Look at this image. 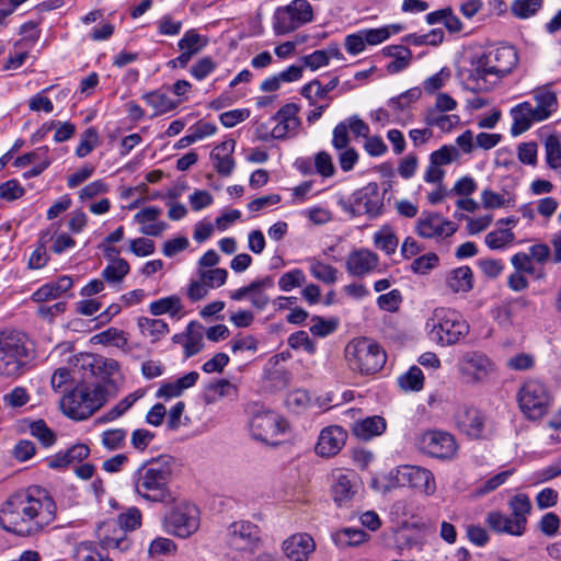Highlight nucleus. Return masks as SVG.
Segmentation results:
<instances>
[{
    "label": "nucleus",
    "mask_w": 561,
    "mask_h": 561,
    "mask_svg": "<svg viewBox=\"0 0 561 561\" xmlns=\"http://www.w3.org/2000/svg\"><path fill=\"white\" fill-rule=\"evenodd\" d=\"M511 116L513 118V125L511 127V134L518 136L528 130L535 119L533 112V105L529 102H523L517 104L511 110Z\"/></svg>",
    "instance_id": "cd10ccee"
},
{
    "label": "nucleus",
    "mask_w": 561,
    "mask_h": 561,
    "mask_svg": "<svg viewBox=\"0 0 561 561\" xmlns=\"http://www.w3.org/2000/svg\"><path fill=\"white\" fill-rule=\"evenodd\" d=\"M306 283L305 274L301 270L295 268L282 275L278 286L284 291H290L295 287H300Z\"/></svg>",
    "instance_id": "4d7b16f0"
},
{
    "label": "nucleus",
    "mask_w": 561,
    "mask_h": 561,
    "mask_svg": "<svg viewBox=\"0 0 561 561\" xmlns=\"http://www.w3.org/2000/svg\"><path fill=\"white\" fill-rule=\"evenodd\" d=\"M458 157L459 152L456 147L445 145L431 153L430 162L436 167H442L451 163Z\"/></svg>",
    "instance_id": "603ef678"
},
{
    "label": "nucleus",
    "mask_w": 561,
    "mask_h": 561,
    "mask_svg": "<svg viewBox=\"0 0 561 561\" xmlns=\"http://www.w3.org/2000/svg\"><path fill=\"white\" fill-rule=\"evenodd\" d=\"M485 522L488 526L495 533H505L512 536H522L525 533V528L513 519V517L506 516L500 512H490L486 515Z\"/></svg>",
    "instance_id": "c85d7f7f"
},
{
    "label": "nucleus",
    "mask_w": 561,
    "mask_h": 561,
    "mask_svg": "<svg viewBox=\"0 0 561 561\" xmlns=\"http://www.w3.org/2000/svg\"><path fill=\"white\" fill-rule=\"evenodd\" d=\"M26 336L16 331L0 333V376L18 377L31 362Z\"/></svg>",
    "instance_id": "423d86ee"
},
{
    "label": "nucleus",
    "mask_w": 561,
    "mask_h": 561,
    "mask_svg": "<svg viewBox=\"0 0 561 561\" xmlns=\"http://www.w3.org/2000/svg\"><path fill=\"white\" fill-rule=\"evenodd\" d=\"M398 238L390 229L385 226L374 234V244L377 249L383 251L387 255L393 254L398 247Z\"/></svg>",
    "instance_id": "79ce46f5"
},
{
    "label": "nucleus",
    "mask_w": 561,
    "mask_h": 561,
    "mask_svg": "<svg viewBox=\"0 0 561 561\" xmlns=\"http://www.w3.org/2000/svg\"><path fill=\"white\" fill-rule=\"evenodd\" d=\"M207 45V38L199 35L195 30L187 31L178 42V48L181 55L178 61L181 67H185L191 58L198 54Z\"/></svg>",
    "instance_id": "b1692460"
},
{
    "label": "nucleus",
    "mask_w": 561,
    "mask_h": 561,
    "mask_svg": "<svg viewBox=\"0 0 561 561\" xmlns=\"http://www.w3.org/2000/svg\"><path fill=\"white\" fill-rule=\"evenodd\" d=\"M310 273L311 275L324 284H334L337 280V270L329 264L321 262L318 259H310Z\"/></svg>",
    "instance_id": "58836bf2"
},
{
    "label": "nucleus",
    "mask_w": 561,
    "mask_h": 561,
    "mask_svg": "<svg viewBox=\"0 0 561 561\" xmlns=\"http://www.w3.org/2000/svg\"><path fill=\"white\" fill-rule=\"evenodd\" d=\"M298 112V105L295 103H287L272 116L271 119L276 123L272 128V137L274 139L286 138L290 131H294L299 126L300 121L297 116Z\"/></svg>",
    "instance_id": "412c9836"
},
{
    "label": "nucleus",
    "mask_w": 561,
    "mask_h": 561,
    "mask_svg": "<svg viewBox=\"0 0 561 561\" xmlns=\"http://www.w3.org/2000/svg\"><path fill=\"white\" fill-rule=\"evenodd\" d=\"M313 11L307 0H294L289 4L278 7L273 15V31L276 35H284L296 31L311 22Z\"/></svg>",
    "instance_id": "1a4fd4ad"
},
{
    "label": "nucleus",
    "mask_w": 561,
    "mask_h": 561,
    "mask_svg": "<svg viewBox=\"0 0 561 561\" xmlns=\"http://www.w3.org/2000/svg\"><path fill=\"white\" fill-rule=\"evenodd\" d=\"M141 394L131 393L122 399L116 405L108 410L101 419V422H111L122 416L133 404L140 398Z\"/></svg>",
    "instance_id": "8fccbe9b"
},
{
    "label": "nucleus",
    "mask_w": 561,
    "mask_h": 561,
    "mask_svg": "<svg viewBox=\"0 0 561 561\" xmlns=\"http://www.w3.org/2000/svg\"><path fill=\"white\" fill-rule=\"evenodd\" d=\"M542 5V0H515L511 10L514 15L526 19L534 15Z\"/></svg>",
    "instance_id": "864d4df0"
},
{
    "label": "nucleus",
    "mask_w": 561,
    "mask_h": 561,
    "mask_svg": "<svg viewBox=\"0 0 561 561\" xmlns=\"http://www.w3.org/2000/svg\"><path fill=\"white\" fill-rule=\"evenodd\" d=\"M340 205L353 217L367 215L368 218H376L382 211L383 196L378 184L373 182L355 191L348 201L341 199Z\"/></svg>",
    "instance_id": "9d476101"
},
{
    "label": "nucleus",
    "mask_w": 561,
    "mask_h": 561,
    "mask_svg": "<svg viewBox=\"0 0 561 561\" xmlns=\"http://www.w3.org/2000/svg\"><path fill=\"white\" fill-rule=\"evenodd\" d=\"M236 147L233 139L222 141L216 146L210 152L213 167L221 176H229L234 169V160L232 153Z\"/></svg>",
    "instance_id": "5701e85b"
},
{
    "label": "nucleus",
    "mask_w": 561,
    "mask_h": 561,
    "mask_svg": "<svg viewBox=\"0 0 561 561\" xmlns=\"http://www.w3.org/2000/svg\"><path fill=\"white\" fill-rule=\"evenodd\" d=\"M490 366L489 359L479 353H472L465 357L462 371L472 374L474 380H481L488 373Z\"/></svg>",
    "instance_id": "e433bc0d"
},
{
    "label": "nucleus",
    "mask_w": 561,
    "mask_h": 561,
    "mask_svg": "<svg viewBox=\"0 0 561 561\" xmlns=\"http://www.w3.org/2000/svg\"><path fill=\"white\" fill-rule=\"evenodd\" d=\"M518 64L516 49L511 45L488 48L472 61L468 76L473 92L490 91L502 78L510 75Z\"/></svg>",
    "instance_id": "7ed1b4c3"
},
{
    "label": "nucleus",
    "mask_w": 561,
    "mask_h": 561,
    "mask_svg": "<svg viewBox=\"0 0 561 561\" xmlns=\"http://www.w3.org/2000/svg\"><path fill=\"white\" fill-rule=\"evenodd\" d=\"M514 239L515 234L511 229H499L491 231L485 236V244L490 249L495 250L513 242Z\"/></svg>",
    "instance_id": "3c124183"
},
{
    "label": "nucleus",
    "mask_w": 561,
    "mask_h": 561,
    "mask_svg": "<svg viewBox=\"0 0 561 561\" xmlns=\"http://www.w3.org/2000/svg\"><path fill=\"white\" fill-rule=\"evenodd\" d=\"M417 233L423 238L449 237L454 234L457 227L454 222L445 220L435 213L426 214L417 221Z\"/></svg>",
    "instance_id": "6ab92c4d"
},
{
    "label": "nucleus",
    "mask_w": 561,
    "mask_h": 561,
    "mask_svg": "<svg viewBox=\"0 0 561 561\" xmlns=\"http://www.w3.org/2000/svg\"><path fill=\"white\" fill-rule=\"evenodd\" d=\"M101 343L113 344L116 347L125 348L128 340L126 333L122 330L110 328L95 336Z\"/></svg>",
    "instance_id": "6e6d98bb"
},
{
    "label": "nucleus",
    "mask_w": 561,
    "mask_h": 561,
    "mask_svg": "<svg viewBox=\"0 0 561 561\" xmlns=\"http://www.w3.org/2000/svg\"><path fill=\"white\" fill-rule=\"evenodd\" d=\"M401 301L402 297L398 289H393L387 294H382L377 298L378 307L387 311L398 310Z\"/></svg>",
    "instance_id": "774afa93"
},
{
    "label": "nucleus",
    "mask_w": 561,
    "mask_h": 561,
    "mask_svg": "<svg viewBox=\"0 0 561 561\" xmlns=\"http://www.w3.org/2000/svg\"><path fill=\"white\" fill-rule=\"evenodd\" d=\"M141 526V513L137 507H130L127 512L117 516L113 523L106 522L100 526V531L107 533L113 529V535L100 534V545L103 550L117 549L122 552L130 548V540L126 537V531H131Z\"/></svg>",
    "instance_id": "6e6552de"
},
{
    "label": "nucleus",
    "mask_w": 561,
    "mask_h": 561,
    "mask_svg": "<svg viewBox=\"0 0 561 561\" xmlns=\"http://www.w3.org/2000/svg\"><path fill=\"white\" fill-rule=\"evenodd\" d=\"M144 100L152 107L150 116H157L173 108L174 102L167 93L162 91H153L144 95Z\"/></svg>",
    "instance_id": "ea45409f"
},
{
    "label": "nucleus",
    "mask_w": 561,
    "mask_h": 561,
    "mask_svg": "<svg viewBox=\"0 0 561 561\" xmlns=\"http://www.w3.org/2000/svg\"><path fill=\"white\" fill-rule=\"evenodd\" d=\"M228 273L225 268H213L201 272V279L208 288L220 287L226 283Z\"/></svg>",
    "instance_id": "0e129e2a"
},
{
    "label": "nucleus",
    "mask_w": 561,
    "mask_h": 561,
    "mask_svg": "<svg viewBox=\"0 0 561 561\" xmlns=\"http://www.w3.org/2000/svg\"><path fill=\"white\" fill-rule=\"evenodd\" d=\"M379 265V256L374 251L359 248L350 252L345 261L347 273L354 277H364L373 273Z\"/></svg>",
    "instance_id": "f3484780"
},
{
    "label": "nucleus",
    "mask_w": 561,
    "mask_h": 561,
    "mask_svg": "<svg viewBox=\"0 0 561 561\" xmlns=\"http://www.w3.org/2000/svg\"><path fill=\"white\" fill-rule=\"evenodd\" d=\"M482 205L485 209L514 206L515 198L510 193L499 194L490 188L481 192Z\"/></svg>",
    "instance_id": "4c0bfd02"
},
{
    "label": "nucleus",
    "mask_w": 561,
    "mask_h": 561,
    "mask_svg": "<svg viewBox=\"0 0 561 561\" xmlns=\"http://www.w3.org/2000/svg\"><path fill=\"white\" fill-rule=\"evenodd\" d=\"M138 328L142 336L149 337L152 342L160 340L169 332V325L162 319L141 317L138 319Z\"/></svg>",
    "instance_id": "f704fd0d"
},
{
    "label": "nucleus",
    "mask_w": 561,
    "mask_h": 561,
    "mask_svg": "<svg viewBox=\"0 0 561 561\" xmlns=\"http://www.w3.org/2000/svg\"><path fill=\"white\" fill-rule=\"evenodd\" d=\"M81 379L60 400L61 412L73 421H84L116 397L124 377L113 358L85 353L77 358Z\"/></svg>",
    "instance_id": "f257e3e1"
},
{
    "label": "nucleus",
    "mask_w": 561,
    "mask_h": 561,
    "mask_svg": "<svg viewBox=\"0 0 561 561\" xmlns=\"http://www.w3.org/2000/svg\"><path fill=\"white\" fill-rule=\"evenodd\" d=\"M454 420L460 433L474 439L482 437L485 415L479 409L470 405H460L456 410Z\"/></svg>",
    "instance_id": "dca6fc26"
},
{
    "label": "nucleus",
    "mask_w": 561,
    "mask_h": 561,
    "mask_svg": "<svg viewBox=\"0 0 561 561\" xmlns=\"http://www.w3.org/2000/svg\"><path fill=\"white\" fill-rule=\"evenodd\" d=\"M201 525V511L198 506L187 500L178 503V538H188L195 534Z\"/></svg>",
    "instance_id": "a211bd4d"
},
{
    "label": "nucleus",
    "mask_w": 561,
    "mask_h": 561,
    "mask_svg": "<svg viewBox=\"0 0 561 561\" xmlns=\"http://www.w3.org/2000/svg\"><path fill=\"white\" fill-rule=\"evenodd\" d=\"M174 549L175 543L171 539L158 537L153 539L149 545L148 554L150 558L157 559L160 557L170 556Z\"/></svg>",
    "instance_id": "5fc2aeb1"
},
{
    "label": "nucleus",
    "mask_w": 561,
    "mask_h": 561,
    "mask_svg": "<svg viewBox=\"0 0 561 561\" xmlns=\"http://www.w3.org/2000/svg\"><path fill=\"white\" fill-rule=\"evenodd\" d=\"M344 356L348 367L362 375L378 373L387 360L382 347L368 337H355L350 341L345 346Z\"/></svg>",
    "instance_id": "39448f33"
},
{
    "label": "nucleus",
    "mask_w": 561,
    "mask_h": 561,
    "mask_svg": "<svg viewBox=\"0 0 561 561\" xmlns=\"http://www.w3.org/2000/svg\"><path fill=\"white\" fill-rule=\"evenodd\" d=\"M314 169L323 178H331L335 173L332 157L325 151H320L316 154Z\"/></svg>",
    "instance_id": "e2e57ef3"
},
{
    "label": "nucleus",
    "mask_w": 561,
    "mask_h": 561,
    "mask_svg": "<svg viewBox=\"0 0 561 561\" xmlns=\"http://www.w3.org/2000/svg\"><path fill=\"white\" fill-rule=\"evenodd\" d=\"M173 466L172 457H160L148 466H141L133 477L136 492L148 501L172 504L174 497L169 483L172 480Z\"/></svg>",
    "instance_id": "20e7f679"
},
{
    "label": "nucleus",
    "mask_w": 561,
    "mask_h": 561,
    "mask_svg": "<svg viewBox=\"0 0 561 561\" xmlns=\"http://www.w3.org/2000/svg\"><path fill=\"white\" fill-rule=\"evenodd\" d=\"M249 426L254 439L276 445V438L285 433L287 422L272 411H259L251 417Z\"/></svg>",
    "instance_id": "ddd939ff"
},
{
    "label": "nucleus",
    "mask_w": 561,
    "mask_h": 561,
    "mask_svg": "<svg viewBox=\"0 0 561 561\" xmlns=\"http://www.w3.org/2000/svg\"><path fill=\"white\" fill-rule=\"evenodd\" d=\"M510 507L512 510V517L517 522V526L522 525L526 528L527 518L526 515L531 510V503L526 494H517L510 501Z\"/></svg>",
    "instance_id": "a19ab883"
},
{
    "label": "nucleus",
    "mask_w": 561,
    "mask_h": 561,
    "mask_svg": "<svg viewBox=\"0 0 561 561\" xmlns=\"http://www.w3.org/2000/svg\"><path fill=\"white\" fill-rule=\"evenodd\" d=\"M439 111L436 108H430L427 111L425 122L430 126H437L443 131H449L451 128L458 124L459 116L458 115H442L438 114Z\"/></svg>",
    "instance_id": "a18cd8bd"
},
{
    "label": "nucleus",
    "mask_w": 561,
    "mask_h": 561,
    "mask_svg": "<svg viewBox=\"0 0 561 561\" xmlns=\"http://www.w3.org/2000/svg\"><path fill=\"white\" fill-rule=\"evenodd\" d=\"M251 285H256L255 288L249 293L251 305L257 310L265 309L270 304V297L265 294V290L274 287V278L272 276H265L251 282Z\"/></svg>",
    "instance_id": "72a5a7b5"
},
{
    "label": "nucleus",
    "mask_w": 561,
    "mask_h": 561,
    "mask_svg": "<svg viewBox=\"0 0 561 561\" xmlns=\"http://www.w3.org/2000/svg\"><path fill=\"white\" fill-rule=\"evenodd\" d=\"M30 432L44 447H50L56 442L55 433L47 426L44 420L32 422Z\"/></svg>",
    "instance_id": "09e8293b"
},
{
    "label": "nucleus",
    "mask_w": 561,
    "mask_h": 561,
    "mask_svg": "<svg viewBox=\"0 0 561 561\" xmlns=\"http://www.w3.org/2000/svg\"><path fill=\"white\" fill-rule=\"evenodd\" d=\"M386 427V420L382 416L374 415L355 422L352 425V432L359 439L369 440L375 436L381 435Z\"/></svg>",
    "instance_id": "a878e982"
},
{
    "label": "nucleus",
    "mask_w": 561,
    "mask_h": 561,
    "mask_svg": "<svg viewBox=\"0 0 561 561\" xmlns=\"http://www.w3.org/2000/svg\"><path fill=\"white\" fill-rule=\"evenodd\" d=\"M398 483L416 489L425 495H432L436 491L433 473L419 466H401L397 469Z\"/></svg>",
    "instance_id": "2eb2a0df"
},
{
    "label": "nucleus",
    "mask_w": 561,
    "mask_h": 561,
    "mask_svg": "<svg viewBox=\"0 0 561 561\" xmlns=\"http://www.w3.org/2000/svg\"><path fill=\"white\" fill-rule=\"evenodd\" d=\"M547 163L552 169L561 167V145L557 135H549L545 141Z\"/></svg>",
    "instance_id": "de8ad7c7"
},
{
    "label": "nucleus",
    "mask_w": 561,
    "mask_h": 561,
    "mask_svg": "<svg viewBox=\"0 0 561 561\" xmlns=\"http://www.w3.org/2000/svg\"><path fill=\"white\" fill-rule=\"evenodd\" d=\"M382 54L392 57L393 60L388 64L389 73H398L409 67L412 59V51L403 45H390L382 48Z\"/></svg>",
    "instance_id": "7c9ffc66"
},
{
    "label": "nucleus",
    "mask_w": 561,
    "mask_h": 561,
    "mask_svg": "<svg viewBox=\"0 0 561 561\" xmlns=\"http://www.w3.org/2000/svg\"><path fill=\"white\" fill-rule=\"evenodd\" d=\"M447 285L454 293H468L473 287V274L469 266H460L447 276Z\"/></svg>",
    "instance_id": "2f4dec72"
},
{
    "label": "nucleus",
    "mask_w": 561,
    "mask_h": 561,
    "mask_svg": "<svg viewBox=\"0 0 561 561\" xmlns=\"http://www.w3.org/2000/svg\"><path fill=\"white\" fill-rule=\"evenodd\" d=\"M422 95V91L420 88H411L407 90L405 92L401 93L400 95L396 98H391L389 100V106L396 108V110H404L408 107L412 102H415L419 100Z\"/></svg>",
    "instance_id": "bf43d9fd"
},
{
    "label": "nucleus",
    "mask_w": 561,
    "mask_h": 561,
    "mask_svg": "<svg viewBox=\"0 0 561 561\" xmlns=\"http://www.w3.org/2000/svg\"><path fill=\"white\" fill-rule=\"evenodd\" d=\"M398 383L404 391H420L424 386V376L417 366H412L398 378Z\"/></svg>",
    "instance_id": "37998d69"
},
{
    "label": "nucleus",
    "mask_w": 561,
    "mask_h": 561,
    "mask_svg": "<svg viewBox=\"0 0 561 561\" xmlns=\"http://www.w3.org/2000/svg\"><path fill=\"white\" fill-rule=\"evenodd\" d=\"M203 331L204 328L198 322L192 321L187 325L186 333L181 342L186 359L198 354L204 348Z\"/></svg>",
    "instance_id": "c756f323"
},
{
    "label": "nucleus",
    "mask_w": 561,
    "mask_h": 561,
    "mask_svg": "<svg viewBox=\"0 0 561 561\" xmlns=\"http://www.w3.org/2000/svg\"><path fill=\"white\" fill-rule=\"evenodd\" d=\"M288 345L294 348H302L309 354H314L317 351L316 343L309 337L306 331H298L289 335Z\"/></svg>",
    "instance_id": "13d9d810"
},
{
    "label": "nucleus",
    "mask_w": 561,
    "mask_h": 561,
    "mask_svg": "<svg viewBox=\"0 0 561 561\" xmlns=\"http://www.w3.org/2000/svg\"><path fill=\"white\" fill-rule=\"evenodd\" d=\"M534 100L536 106H533V112L537 122H542L550 117L558 107L556 93L547 88L535 90Z\"/></svg>",
    "instance_id": "393cba45"
},
{
    "label": "nucleus",
    "mask_w": 561,
    "mask_h": 561,
    "mask_svg": "<svg viewBox=\"0 0 561 561\" xmlns=\"http://www.w3.org/2000/svg\"><path fill=\"white\" fill-rule=\"evenodd\" d=\"M439 259L437 254L431 252L424 255L416 257L412 264L411 270L415 274H426L431 270L435 268L438 265Z\"/></svg>",
    "instance_id": "052dcab7"
},
{
    "label": "nucleus",
    "mask_w": 561,
    "mask_h": 561,
    "mask_svg": "<svg viewBox=\"0 0 561 561\" xmlns=\"http://www.w3.org/2000/svg\"><path fill=\"white\" fill-rule=\"evenodd\" d=\"M56 516V504L39 486L12 494L0 508V526L7 533L21 537L38 534Z\"/></svg>",
    "instance_id": "f03ea898"
},
{
    "label": "nucleus",
    "mask_w": 561,
    "mask_h": 561,
    "mask_svg": "<svg viewBox=\"0 0 561 561\" xmlns=\"http://www.w3.org/2000/svg\"><path fill=\"white\" fill-rule=\"evenodd\" d=\"M419 448L422 453L438 459H451L457 453L455 437L443 431H428L419 439Z\"/></svg>",
    "instance_id": "4468645a"
},
{
    "label": "nucleus",
    "mask_w": 561,
    "mask_h": 561,
    "mask_svg": "<svg viewBox=\"0 0 561 561\" xmlns=\"http://www.w3.org/2000/svg\"><path fill=\"white\" fill-rule=\"evenodd\" d=\"M238 396V387L227 379H218L209 382L203 392V401L214 404L224 398L234 399Z\"/></svg>",
    "instance_id": "bb28decb"
},
{
    "label": "nucleus",
    "mask_w": 561,
    "mask_h": 561,
    "mask_svg": "<svg viewBox=\"0 0 561 561\" xmlns=\"http://www.w3.org/2000/svg\"><path fill=\"white\" fill-rule=\"evenodd\" d=\"M520 411L529 420H539L547 414L551 398L547 387L539 380H527L517 396Z\"/></svg>",
    "instance_id": "9b49d317"
},
{
    "label": "nucleus",
    "mask_w": 561,
    "mask_h": 561,
    "mask_svg": "<svg viewBox=\"0 0 561 561\" xmlns=\"http://www.w3.org/2000/svg\"><path fill=\"white\" fill-rule=\"evenodd\" d=\"M355 494L354 483L347 474H340L332 485V496L339 506L346 505Z\"/></svg>",
    "instance_id": "c9c22d12"
},
{
    "label": "nucleus",
    "mask_w": 561,
    "mask_h": 561,
    "mask_svg": "<svg viewBox=\"0 0 561 561\" xmlns=\"http://www.w3.org/2000/svg\"><path fill=\"white\" fill-rule=\"evenodd\" d=\"M312 325L310 332L314 336L325 337L333 333L339 327V320L336 318L324 319L320 316H313L311 318Z\"/></svg>",
    "instance_id": "49530a36"
},
{
    "label": "nucleus",
    "mask_w": 561,
    "mask_h": 561,
    "mask_svg": "<svg viewBox=\"0 0 561 561\" xmlns=\"http://www.w3.org/2000/svg\"><path fill=\"white\" fill-rule=\"evenodd\" d=\"M216 62L211 57H203L196 64L191 67V75L196 80H204L209 73H211L216 69Z\"/></svg>",
    "instance_id": "69168bd1"
},
{
    "label": "nucleus",
    "mask_w": 561,
    "mask_h": 561,
    "mask_svg": "<svg viewBox=\"0 0 561 561\" xmlns=\"http://www.w3.org/2000/svg\"><path fill=\"white\" fill-rule=\"evenodd\" d=\"M98 140V131L94 127H89L83 133V140L79 144L76 154L80 158L88 156L95 147Z\"/></svg>",
    "instance_id": "338daca9"
},
{
    "label": "nucleus",
    "mask_w": 561,
    "mask_h": 561,
    "mask_svg": "<svg viewBox=\"0 0 561 561\" xmlns=\"http://www.w3.org/2000/svg\"><path fill=\"white\" fill-rule=\"evenodd\" d=\"M314 547V541L308 534L293 535L283 542L284 553L291 561H306Z\"/></svg>",
    "instance_id": "4be33fe9"
},
{
    "label": "nucleus",
    "mask_w": 561,
    "mask_h": 561,
    "mask_svg": "<svg viewBox=\"0 0 561 561\" xmlns=\"http://www.w3.org/2000/svg\"><path fill=\"white\" fill-rule=\"evenodd\" d=\"M427 327L431 328V339L442 345L457 343L469 331V325L461 314L446 308L435 309L432 318L427 321Z\"/></svg>",
    "instance_id": "0eeeda50"
},
{
    "label": "nucleus",
    "mask_w": 561,
    "mask_h": 561,
    "mask_svg": "<svg viewBox=\"0 0 561 561\" xmlns=\"http://www.w3.org/2000/svg\"><path fill=\"white\" fill-rule=\"evenodd\" d=\"M347 433L341 426L334 425L321 431L316 451L321 457L336 455L345 445Z\"/></svg>",
    "instance_id": "aec40b11"
},
{
    "label": "nucleus",
    "mask_w": 561,
    "mask_h": 561,
    "mask_svg": "<svg viewBox=\"0 0 561 561\" xmlns=\"http://www.w3.org/2000/svg\"><path fill=\"white\" fill-rule=\"evenodd\" d=\"M226 543L232 550L253 553L262 543L261 530L249 520L233 522L227 528Z\"/></svg>",
    "instance_id": "f8f14e48"
},
{
    "label": "nucleus",
    "mask_w": 561,
    "mask_h": 561,
    "mask_svg": "<svg viewBox=\"0 0 561 561\" xmlns=\"http://www.w3.org/2000/svg\"><path fill=\"white\" fill-rule=\"evenodd\" d=\"M81 561H113L107 553L100 551L93 543L83 542L78 548Z\"/></svg>",
    "instance_id": "680f3d73"
},
{
    "label": "nucleus",
    "mask_w": 561,
    "mask_h": 561,
    "mask_svg": "<svg viewBox=\"0 0 561 561\" xmlns=\"http://www.w3.org/2000/svg\"><path fill=\"white\" fill-rule=\"evenodd\" d=\"M369 535L358 528H343L332 535L334 543L340 548L357 547L367 541Z\"/></svg>",
    "instance_id": "473e14b6"
},
{
    "label": "nucleus",
    "mask_w": 561,
    "mask_h": 561,
    "mask_svg": "<svg viewBox=\"0 0 561 561\" xmlns=\"http://www.w3.org/2000/svg\"><path fill=\"white\" fill-rule=\"evenodd\" d=\"M129 264L124 259H113L104 268L102 276L111 283H118L128 274Z\"/></svg>",
    "instance_id": "c03bdc74"
}]
</instances>
